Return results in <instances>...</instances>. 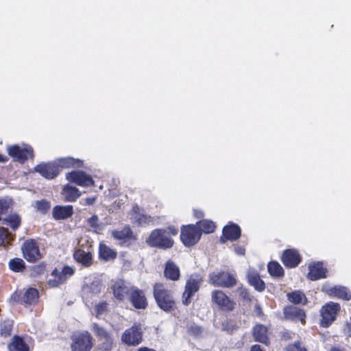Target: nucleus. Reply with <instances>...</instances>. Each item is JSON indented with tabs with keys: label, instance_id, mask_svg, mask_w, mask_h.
I'll return each instance as SVG.
<instances>
[{
	"label": "nucleus",
	"instance_id": "obj_9",
	"mask_svg": "<svg viewBox=\"0 0 351 351\" xmlns=\"http://www.w3.org/2000/svg\"><path fill=\"white\" fill-rule=\"evenodd\" d=\"M209 282L215 287H229L236 284V279L228 272H214L209 275Z\"/></svg>",
	"mask_w": 351,
	"mask_h": 351
},
{
	"label": "nucleus",
	"instance_id": "obj_1",
	"mask_svg": "<svg viewBox=\"0 0 351 351\" xmlns=\"http://www.w3.org/2000/svg\"><path fill=\"white\" fill-rule=\"evenodd\" d=\"M178 229L173 226L168 227L166 229L154 230L146 240V243L152 247L161 249H169L173 245V240L170 235L178 234Z\"/></svg>",
	"mask_w": 351,
	"mask_h": 351
},
{
	"label": "nucleus",
	"instance_id": "obj_57",
	"mask_svg": "<svg viewBox=\"0 0 351 351\" xmlns=\"http://www.w3.org/2000/svg\"><path fill=\"white\" fill-rule=\"evenodd\" d=\"M346 333L351 337V325L348 324L346 328Z\"/></svg>",
	"mask_w": 351,
	"mask_h": 351
},
{
	"label": "nucleus",
	"instance_id": "obj_20",
	"mask_svg": "<svg viewBox=\"0 0 351 351\" xmlns=\"http://www.w3.org/2000/svg\"><path fill=\"white\" fill-rule=\"evenodd\" d=\"M73 257L77 262L86 267L90 266L93 263L92 253L90 247L87 250L81 248L77 249L74 252Z\"/></svg>",
	"mask_w": 351,
	"mask_h": 351
},
{
	"label": "nucleus",
	"instance_id": "obj_50",
	"mask_svg": "<svg viewBox=\"0 0 351 351\" xmlns=\"http://www.w3.org/2000/svg\"><path fill=\"white\" fill-rule=\"evenodd\" d=\"M96 199H97L96 197H88L84 199L85 204L87 205H92L95 203Z\"/></svg>",
	"mask_w": 351,
	"mask_h": 351
},
{
	"label": "nucleus",
	"instance_id": "obj_14",
	"mask_svg": "<svg viewBox=\"0 0 351 351\" xmlns=\"http://www.w3.org/2000/svg\"><path fill=\"white\" fill-rule=\"evenodd\" d=\"M200 282L201 280L199 277H191L187 280L183 293V304L187 305L191 302V298L198 291Z\"/></svg>",
	"mask_w": 351,
	"mask_h": 351
},
{
	"label": "nucleus",
	"instance_id": "obj_51",
	"mask_svg": "<svg viewBox=\"0 0 351 351\" xmlns=\"http://www.w3.org/2000/svg\"><path fill=\"white\" fill-rule=\"evenodd\" d=\"M36 171L39 172L42 176H44V164H40L35 167Z\"/></svg>",
	"mask_w": 351,
	"mask_h": 351
},
{
	"label": "nucleus",
	"instance_id": "obj_58",
	"mask_svg": "<svg viewBox=\"0 0 351 351\" xmlns=\"http://www.w3.org/2000/svg\"><path fill=\"white\" fill-rule=\"evenodd\" d=\"M330 351H343L342 350L337 348H332Z\"/></svg>",
	"mask_w": 351,
	"mask_h": 351
},
{
	"label": "nucleus",
	"instance_id": "obj_6",
	"mask_svg": "<svg viewBox=\"0 0 351 351\" xmlns=\"http://www.w3.org/2000/svg\"><path fill=\"white\" fill-rule=\"evenodd\" d=\"M202 236L201 232L196 225H188L181 229L180 239L183 244L186 247L194 245L198 242Z\"/></svg>",
	"mask_w": 351,
	"mask_h": 351
},
{
	"label": "nucleus",
	"instance_id": "obj_48",
	"mask_svg": "<svg viewBox=\"0 0 351 351\" xmlns=\"http://www.w3.org/2000/svg\"><path fill=\"white\" fill-rule=\"evenodd\" d=\"M234 251L237 254L240 256L244 255L245 252V250L241 246H236L234 247Z\"/></svg>",
	"mask_w": 351,
	"mask_h": 351
},
{
	"label": "nucleus",
	"instance_id": "obj_45",
	"mask_svg": "<svg viewBox=\"0 0 351 351\" xmlns=\"http://www.w3.org/2000/svg\"><path fill=\"white\" fill-rule=\"evenodd\" d=\"M10 207V203L6 199H0V217L8 212Z\"/></svg>",
	"mask_w": 351,
	"mask_h": 351
},
{
	"label": "nucleus",
	"instance_id": "obj_13",
	"mask_svg": "<svg viewBox=\"0 0 351 351\" xmlns=\"http://www.w3.org/2000/svg\"><path fill=\"white\" fill-rule=\"evenodd\" d=\"M212 300L222 311H232L235 303L231 300L222 291L216 290L212 292Z\"/></svg>",
	"mask_w": 351,
	"mask_h": 351
},
{
	"label": "nucleus",
	"instance_id": "obj_15",
	"mask_svg": "<svg viewBox=\"0 0 351 351\" xmlns=\"http://www.w3.org/2000/svg\"><path fill=\"white\" fill-rule=\"evenodd\" d=\"M285 317L287 319L295 322H300L302 324H305L306 314L304 311L298 307L289 306L285 308Z\"/></svg>",
	"mask_w": 351,
	"mask_h": 351
},
{
	"label": "nucleus",
	"instance_id": "obj_35",
	"mask_svg": "<svg viewBox=\"0 0 351 351\" xmlns=\"http://www.w3.org/2000/svg\"><path fill=\"white\" fill-rule=\"evenodd\" d=\"M268 271L271 276L280 277L283 276L284 269L276 261H270L267 265Z\"/></svg>",
	"mask_w": 351,
	"mask_h": 351
},
{
	"label": "nucleus",
	"instance_id": "obj_32",
	"mask_svg": "<svg viewBox=\"0 0 351 351\" xmlns=\"http://www.w3.org/2000/svg\"><path fill=\"white\" fill-rule=\"evenodd\" d=\"M248 282L256 290L262 291L265 289V283L256 274H248Z\"/></svg>",
	"mask_w": 351,
	"mask_h": 351
},
{
	"label": "nucleus",
	"instance_id": "obj_52",
	"mask_svg": "<svg viewBox=\"0 0 351 351\" xmlns=\"http://www.w3.org/2000/svg\"><path fill=\"white\" fill-rule=\"evenodd\" d=\"M222 329L223 330H227L228 332L232 330V326L230 327L229 326V322H226L225 323H222Z\"/></svg>",
	"mask_w": 351,
	"mask_h": 351
},
{
	"label": "nucleus",
	"instance_id": "obj_37",
	"mask_svg": "<svg viewBox=\"0 0 351 351\" xmlns=\"http://www.w3.org/2000/svg\"><path fill=\"white\" fill-rule=\"evenodd\" d=\"M9 267L14 272H22L25 269V263L23 259L14 258L9 261Z\"/></svg>",
	"mask_w": 351,
	"mask_h": 351
},
{
	"label": "nucleus",
	"instance_id": "obj_2",
	"mask_svg": "<svg viewBox=\"0 0 351 351\" xmlns=\"http://www.w3.org/2000/svg\"><path fill=\"white\" fill-rule=\"evenodd\" d=\"M154 296L158 306L166 312H171L176 308L172 295L164 285L156 283L154 286Z\"/></svg>",
	"mask_w": 351,
	"mask_h": 351
},
{
	"label": "nucleus",
	"instance_id": "obj_18",
	"mask_svg": "<svg viewBox=\"0 0 351 351\" xmlns=\"http://www.w3.org/2000/svg\"><path fill=\"white\" fill-rule=\"evenodd\" d=\"M322 291L326 292L330 297H337L346 300H350L351 299V295L344 287L324 286L322 288Z\"/></svg>",
	"mask_w": 351,
	"mask_h": 351
},
{
	"label": "nucleus",
	"instance_id": "obj_3",
	"mask_svg": "<svg viewBox=\"0 0 351 351\" xmlns=\"http://www.w3.org/2000/svg\"><path fill=\"white\" fill-rule=\"evenodd\" d=\"M14 302L29 307L37 304L39 299V292L37 289L29 287L25 290H16L11 297Z\"/></svg>",
	"mask_w": 351,
	"mask_h": 351
},
{
	"label": "nucleus",
	"instance_id": "obj_55",
	"mask_svg": "<svg viewBox=\"0 0 351 351\" xmlns=\"http://www.w3.org/2000/svg\"><path fill=\"white\" fill-rule=\"evenodd\" d=\"M137 351H156L154 349L147 348V347H141L138 349Z\"/></svg>",
	"mask_w": 351,
	"mask_h": 351
},
{
	"label": "nucleus",
	"instance_id": "obj_39",
	"mask_svg": "<svg viewBox=\"0 0 351 351\" xmlns=\"http://www.w3.org/2000/svg\"><path fill=\"white\" fill-rule=\"evenodd\" d=\"M132 232L129 227H125L121 230L112 232V237L117 240H124L131 237Z\"/></svg>",
	"mask_w": 351,
	"mask_h": 351
},
{
	"label": "nucleus",
	"instance_id": "obj_49",
	"mask_svg": "<svg viewBox=\"0 0 351 351\" xmlns=\"http://www.w3.org/2000/svg\"><path fill=\"white\" fill-rule=\"evenodd\" d=\"M98 217L96 215L93 216L89 219L88 222L91 226H96Z\"/></svg>",
	"mask_w": 351,
	"mask_h": 351
},
{
	"label": "nucleus",
	"instance_id": "obj_17",
	"mask_svg": "<svg viewBox=\"0 0 351 351\" xmlns=\"http://www.w3.org/2000/svg\"><path fill=\"white\" fill-rule=\"evenodd\" d=\"M240 236V228L234 223H230L223 228L220 241L222 243H225L227 240L234 241L238 239Z\"/></svg>",
	"mask_w": 351,
	"mask_h": 351
},
{
	"label": "nucleus",
	"instance_id": "obj_59",
	"mask_svg": "<svg viewBox=\"0 0 351 351\" xmlns=\"http://www.w3.org/2000/svg\"><path fill=\"white\" fill-rule=\"evenodd\" d=\"M1 220V217H0V221Z\"/></svg>",
	"mask_w": 351,
	"mask_h": 351
},
{
	"label": "nucleus",
	"instance_id": "obj_46",
	"mask_svg": "<svg viewBox=\"0 0 351 351\" xmlns=\"http://www.w3.org/2000/svg\"><path fill=\"white\" fill-rule=\"evenodd\" d=\"M287 351H307L304 347L301 346L300 342L289 345L287 348Z\"/></svg>",
	"mask_w": 351,
	"mask_h": 351
},
{
	"label": "nucleus",
	"instance_id": "obj_8",
	"mask_svg": "<svg viewBox=\"0 0 351 351\" xmlns=\"http://www.w3.org/2000/svg\"><path fill=\"white\" fill-rule=\"evenodd\" d=\"M24 258L30 263H34L41 258L38 245L34 239L26 240L22 245Z\"/></svg>",
	"mask_w": 351,
	"mask_h": 351
},
{
	"label": "nucleus",
	"instance_id": "obj_12",
	"mask_svg": "<svg viewBox=\"0 0 351 351\" xmlns=\"http://www.w3.org/2000/svg\"><path fill=\"white\" fill-rule=\"evenodd\" d=\"M134 287L129 286L122 280L113 281L110 285V290L114 298L119 300L123 301L124 299L130 293Z\"/></svg>",
	"mask_w": 351,
	"mask_h": 351
},
{
	"label": "nucleus",
	"instance_id": "obj_30",
	"mask_svg": "<svg viewBox=\"0 0 351 351\" xmlns=\"http://www.w3.org/2000/svg\"><path fill=\"white\" fill-rule=\"evenodd\" d=\"M60 167L57 160L45 165V178L52 179L60 172Z\"/></svg>",
	"mask_w": 351,
	"mask_h": 351
},
{
	"label": "nucleus",
	"instance_id": "obj_38",
	"mask_svg": "<svg viewBox=\"0 0 351 351\" xmlns=\"http://www.w3.org/2000/svg\"><path fill=\"white\" fill-rule=\"evenodd\" d=\"M114 341L111 336L99 340L97 350L99 351H110L113 347Z\"/></svg>",
	"mask_w": 351,
	"mask_h": 351
},
{
	"label": "nucleus",
	"instance_id": "obj_29",
	"mask_svg": "<svg viewBox=\"0 0 351 351\" xmlns=\"http://www.w3.org/2000/svg\"><path fill=\"white\" fill-rule=\"evenodd\" d=\"M61 168L80 167L82 166V161L73 158H62L57 160Z\"/></svg>",
	"mask_w": 351,
	"mask_h": 351
},
{
	"label": "nucleus",
	"instance_id": "obj_42",
	"mask_svg": "<svg viewBox=\"0 0 351 351\" xmlns=\"http://www.w3.org/2000/svg\"><path fill=\"white\" fill-rule=\"evenodd\" d=\"M93 331L95 335L98 337L99 340L102 339L104 338H107L110 336L108 332L104 329L103 327L99 326L97 324H94L93 325Z\"/></svg>",
	"mask_w": 351,
	"mask_h": 351
},
{
	"label": "nucleus",
	"instance_id": "obj_27",
	"mask_svg": "<svg viewBox=\"0 0 351 351\" xmlns=\"http://www.w3.org/2000/svg\"><path fill=\"white\" fill-rule=\"evenodd\" d=\"M3 223L8 225L12 230H16L21 225V217L17 213L8 215L3 219Z\"/></svg>",
	"mask_w": 351,
	"mask_h": 351
},
{
	"label": "nucleus",
	"instance_id": "obj_53",
	"mask_svg": "<svg viewBox=\"0 0 351 351\" xmlns=\"http://www.w3.org/2000/svg\"><path fill=\"white\" fill-rule=\"evenodd\" d=\"M9 160V158L3 154H0V162L5 163Z\"/></svg>",
	"mask_w": 351,
	"mask_h": 351
},
{
	"label": "nucleus",
	"instance_id": "obj_40",
	"mask_svg": "<svg viewBox=\"0 0 351 351\" xmlns=\"http://www.w3.org/2000/svg\"><path fill=\"white\" fill-rule=\"evenodd\" d=\"M107 312V303L104 302L97 304L92 310V313L97 318H101Z\"/></svg>",
	"mask_w": 351,
	"mask_h": 351
},
{
	"label": "nucleus",
	"instance_id": "obj_54",
	"mask_svg": "<svg viewBox=\"0 0 351 351\" xmlns=\"http://www.w3.org/2000/svg\"><path fill=\"white\" fill-rule=\"evenodd\" d=\"M250 351H263L261 346L258 345H254L251 348Z\"/></svg>",
	"mask_w": 351,
	"mask_h": 351
},
{
	"label": "nucleus",
	"instance_id": "obj_22",
	"mask_svg": "<svg viewBox=\"0 0 351 351\" xmlns=\"http://www.w3.org/2000/svg\"><path fill=\"white\" fill-rule=\"evenodd\" d=\"M8 351H29V346L25 342L23 337L15 335L8 344Z\"/></svg>",
	"mask_w": 351,
	"mask_h": 351
},
{
	"label": "nucleus",
	"instance_id": "obj_26",
	"mask_svg": "<svg viewBox=\"0 0 351 351\" xmlns=\"http://www.w3.org/2000/svg\"><path fill=\"white\" fill-rule=\"evenodd\" d=\"M165 275L170 280H177L180 276V269L174 263L169 261L165 265Z\"/></svg>",
	"mask_w": 351,
	"mask_h": 351
},
{
	"label": "nucleus",
	"instance_id": "obj_47",
	"mask_svg": "<svg viewBox=\"0 0 351 351\" xmlns=\"http://www.w3.org/2000/svg\"><path fill=\"white\" fill-rule=\"evenodd\" d=\"M35 208L39 210H44V199L36 201L35 202Z\"/></svg>",
	"mask_w": 351,
	"mask_h": 351
},
{
	"label": "nucleus",
	"instance_id": "obj_33",
	"mask_svg": "<svg viewBox=\"0 0 351 351\" xmlns=\"http://www.w3.org/2000/svg\"><path fill=\"white\" fill-rule=\"evenodd\" d=\"M197 229L202 232L208 234L214 232L215 229V223L209 220H203L197 223Z\"/></svg>",
	"mask_w": 351,
	"mask_h": 351
},
{
	"label": "nucleus",
	"instance_id": "obj_19",
	"mask_svg": "<svg viewBox=\"0 0 351 351\" xmlns=\"http://www.w3.org/2000/svg\"><path fill=\"white\" fill-rule=\"evenodd\" d=\"M308 269L309 272L307 277L311 280H317L326 277V269L323 267L322 263L320 262L310 264Z\"/></svg>",
	"mask_w": 351,
	"mask_h": 351
},
{
	"label": "nucleus",
	"instance_id": "obj_28",
	"mask_svg": "<svg viewBox=\"0 0 351 351\" xmlns=\"http://www.w3.org/2000/svg\"><path fill=\"white\" fill-rule=\"evenodd\" d=\"M254 337L256 341L263 343H267V329L265 326L258 324L254 328Z\"/></svg>",
	"mask_w": 351,
	"mask_h": 351
},
{
	"label": "nucleus",
	"instance_id": "obj_10",
	"mask_svg": "<svg viewBox=\"0 0 351 351\" xmlns=\"http://www.w3.org/2000/svg\"><path fill=\"white\" fill-rule=\"evenodd\" d=\"M66 179L80 186L86 187L94 185L92 177L83 171H72L66 173Z\"/></svg>",
	"mask_w": 351,
	"mask_h": 351
},
{
	"label": "nucleus",
	"instance_id": "obj_7",
	"mask_svg": "<svg viewBox=\"0 0 351 351\" xmlns=\"http://www.w3.org/2000/svg\"><path fill=\"white\" fill-rule=\"evenodd\" d=\"M339 309L340 306L338 303L328 302L325 304L321 309V326L328 327L335 319Z\"/></svg>",
	"mask_w": 351,
	"mask_h": 351
},
{
	"label": "nucleus",
	"instance_id": "obj_21",
	"mask_svg": "<svg viewBox=\"0 0 351 351\" xmlns=\"http://www.w3.org/2000/svg\"><path fill=\"white\" fill-rule=\"evenodd\" d=\"M130 301L136 308H145L147 305V300L143 291L136 287H133L130 293Z\"/></svg>",
	"mask_w": 351,
	"mask_h": 351
},
{
	"label": "nucleus",
	"instance_id": "obj_24",
	"mask_svg": "<svg viewBox=\"0 0 351 351\" xmlns=\"http://www.w3.org/2000/svg\"><path fill=\"white\" fill-rule=\"evenodd\" d=\"M62 195L65 201L75 202L81 196L82 193L77 187L68 184L64 186Z\"/></svg>",
	"mask_w": 351,
	"mask_h": 351
},
{
	"label": "nucleus",
	"instance_id": "obj_36",
	"mask_svg": "<svg viewBox=\"0 0 351 351\" xmlns=\"http://www.w3.org/2000/svg\"><path fill=\"white\" fill-rule=\"evenodd\" d=\"M13 328V321L6 319L0 323V335L3 337H10Z\"/></svg>",
	"mask_w": 351,
	"mask_h": 351
},
{
	"label": "nucleus",
	"instance_id": "obj_41",
	"mask_svg": "<svg viewBox=\"0 0 351 351\" xmlns=\"http://www.w3.org/2000/svg\"><path fill=\"white\" fill-rule=\"evenodd\" d=\"M58 282H64L67 278L74 274V269L69 266L64 267L61 271H59Z\"/></svg>",
	"mask_w": 351,
	"mask_h": 351
},
{
	"label": "nucleus",
	"instance_id": "obj_43",
	"mask_svg": "<svg viewBox=\"0 0 351 351\" xmlns=\"http://www.w3.org/2000/svg\"><path fill=\"white\" fill-rule=\"evenodd\" d=\"M93 331L95 335L98 337L99 340L102 339L104 338H107L110 336L108 332L104 329L103 327L99 326L97 324H94L93 325Z\"/></svg>",
	"mask_w": 351,
	"mask_h": 351
},
{
	"label": "nucleus",
	"instance_id": "obj_31",
	"mask_svg": "<svg viewBox=\"0 0 351 351\" xmlns=\"http://www.w3.org/2000/svg\"><path fill=\"white\" fill-rule=\"evenodd\" d=\"M15 239V235L12 234L7 228L0 227V246L11 244Z\"/></svg>",
	"mask_w": 351,
	"mask_h": 351
},
{
	"label": "nucleus",
	"instance_id": "obj_34",
	"mask_svg": "<svg viewBox=\"0 0 351 351\" xmlns=\"http://www.w3.org/2000/svg\"><path fill=\"white\" fill-rule=\"evenodd\" d=\"M288 300L294 304H306L307 299L304 294L300 291H295L287 294Z\"/></svg>",
	"mask_w": 351,
	"mask_h": 351
},
{
	"label": "nucleus",
	"instance_id": "obj_23",
	"mask_svg": "<svg viewBox=\"0 0 351 351\" xmlns=\"http://www.w3.org/2000/svg\"><path fill=\"white\" fill-rule=\"evenodd\" d=\"M73 207L71 205L56 206L53 208V217L55 219H64L72 216Z\"/></svg>",
	"mask_w": 351,
	"mask_h": 351
},
{
	"label": "nucleus",
	"instance_id": "obj_16",
	"mask_svg": "<svg viewBox=\"0 0 351 351\" xmlns=\"http://www.w3.org/2000/svg\"><path fill=\"white\" fill-rule=\"evenodd\" d=\"M282 261L287 267H295L301 261L298 252L295 250H287L282 255Z\"/></svg>",
	"mask_w": 351,
	"mask_h": 351
},
{
	"label": "nucleus",
	"instance_id": "obj_11",
	"mask_svg": "<svg viewBox=\"0 0 351 351\" xmlns=\"http://www.w3.org/2000/svg\"><path fill=\"white\" fill-rule=\"evenodd\" d=\"M121 341L128 346H137L142 341V330L138 326H132L125 330Z\"/></svg>",
	"mask_w": 351,
	"mask_h": 351
},
{
	"label": "nucleus",
	"instance_id": "obj_56",
	"mask_svg": "<svg viewBox=\"0 0 351 351\" xmlns=\"http://www.w3.org/2000/svg\"><path fill=\"white\" fill-rule=\"evenodd\" d=\"M195 215L197 218L203 217V213L201 210H195Z\"/></svg>",
	"mask_w": 351,
	"mask_h": 351
},
{
	"label": "nucleus",
	"instance_id": "obj_25",
	"mask_svg": "<svg viewBox=\"0 0 351 351\" xmlns=\"http://www.w3.org/2000/svg\"><path fill=\"white\" fill-rule=\"evenodd\" d=\"M99 258L105 261L114 260L117 256V252L107 245L101 243L99 247Z\"/></svg>",
	"mask_w": 351,
	"mask_h": 351
},
{
	"label": "nucleus",
	"instance_id": "obj_4",
	"mask_svg": "<svg viewBox=\"0 0 351 351\" xmlns=\"http://www.w3.org/2000/svg\"><path fill=\"white\" fill-rule=\"evenodd\" d=\"M6 151L14 162L24 164L28 159L34 158V150L31 146L25 145L20 146L18 144L10 145L6 147Z\"/></svg>",
	"mask_w": 351,
	"mask_h": 351
},
{
	"label": "nucleus",
	"instance_id": "obj_5",
	"mask_svg": "<svg viewBox=\"0 0 351 351\" xmlns=\"http://www.w3.org/2000/svg\"><path fill=\"white\" fill-rule=\"evenodd\" d=\"M71 340L72 351H90L93 347V338L86 331L74 333Z\"/></svg>",
	"mask_w": 351,
	"mask_h": 351
},
{
	"label": "nucleus",
	"instance_id": "obj_44",
	"mask_svg": "<svg viewBox=\"0 0 351 351\" xmlns=\"http://www.w3.org/2000/svg\"><path fill=\"white\" fill-rule=\"evenodd\" d=\"M59 273L60 272L58 271V269H55L52 271L51 275V278H50L47 281V285L49 287H55L62 283L57 282L58 280Z\"/></svg>",
	"mask_w": 351,
	"mask_h": 351
}]
</instances>
